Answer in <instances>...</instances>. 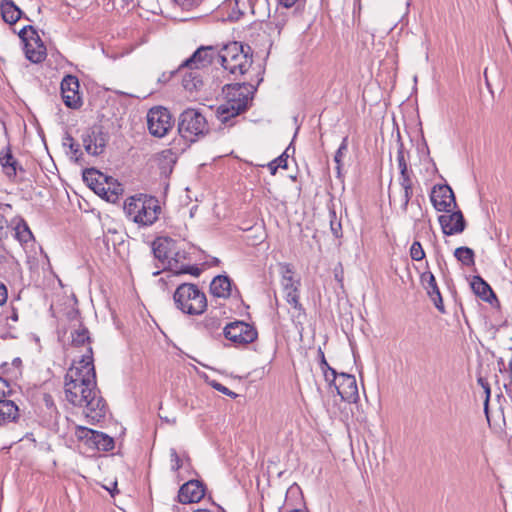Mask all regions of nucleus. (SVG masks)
Segmentation results:
<instances>
[{
    "label": "nucleus",
    "mask_w": 512,
    "mask_h": 512,
    "mask_svg": "<svg viewBox=\"0 0 512 512\" xmlns=\"http://www.w3.org/2000/svg\"><path fill=\"white\" fill-rule=\"evenodd\" d=\"M64 392L66 400L74 406L85 408L87 418L93 421H100L104 418L107 411V405L96 385L87 383H67L64 382Z\"/></svg>",
    "instance_id": "f257e3e1"
},
{
    "label": "nucleus",
    "mask_w": 512,
    "mask_h": 512,
    "mask_svg": "<svg viewBox=\"0 0 512 512\" xmlns=\"http://www.w3.org/2000/svg\"><path fill=\"white\" fill-rule=\"evenodd\" d=\"M225 94L226 102L220 105L216 111L218 119L223 124L245 112L252 101L251 86L245 83L228 85Z\"/></svg>",
    "instance_id": "f03ea898"
},
{
    "label": "nucleus",
    "mask_w": 512,
    "mask_h": 512,
    "mask_svg": "<svg viewBox=\"0 0 512 512\" xmlns=\"http://www.w3.org/2000/svg\"><path fill=\"white\" fill-rule=\"evenodd\" d=\"M219 58L222 67L236 77L244 75L253 63L251 47L237 41L225 44L219 51Z\"/></svg>",
    "instance_id": "7ed1b4c3"
},
{
    "label": "nucleus",
    "mask_w": 512,
    "mask_h": 512,
    "mask_svg": "<svg viewBox=\"0 0 512 512\" xmlns=\"http://www.w3.org/2000/svg\"><path fill=\"white\" fill-rule=\"evenodd\" d=\"M124 211L133 222L150 226L158 219L161 207L155 197L140 195L128 198L124 204Z\"/></svg>",
    "instance_id": "20e7f679"
},
{
    "label": "nucleus",
    "mask_w": 512,
    "mask_h": 512,
    "mask_svg": "<svg viewBox=\"0 0 512 512\" xmlns=\"http://www.w3.org/2000/svg\"><path fill=\"white\" fill-rule=\"evenodd\" d=\"M173 300L175 306L187 315H201L207 309L206 295L196 284H180L173 294Z\"/></svg>",
    "instance_id": "39448f33"
},
{
    "label": "nucleus",
    "mask_w": 512,
    "mask_h": 512,
    "mask_svg": "<svg viewBox=\"0 0 512 512\" xmlns=\"http://www.w3.org/2000/svg\"><path fill=\"white\" fill-rule=\"evenodd\" d=\"M178 132L186 141L195 142L209 132V125L201 112L189 108L179 116Z\"/></svg>",
    "instance_id": "423d86ee"
},
{
    "label": "nucleus",
    "mask_w": 512,
    "mask_h": 512,
    "mask_svg": "<svg viewBox=\"0 0 512 512\" xmlns=\"http://www.w3.org/2000/svg\"><path fill=\"white\" fill-rule=\"evenodd\" d=\"M64 382L96 385L92 347H87V351L81 356V359L71 365L65 374Z\"/></svg>",
    "instance_id": "0eeeda50"
},
{
    "label": "nucleus",
    "mask_w": 512,
    "mask_h": 512,
    "mask_svg": "<svg viewBox=\"0 0 512 512\" xmlns=\"http://www.w3.org/2000/svg\"><path fill=\"white\" fill-rule=\"evenodd\" d=\"M84 180L89 182L93 190L107 201L116 202L122 194L123 187L119 183H110L108 178L94 168L87 169L83 174Z\"/></svg>",
    "instance_id": "6e6552de"
},
{
    "label": "nucleus",
    "mask_w": 512,
    "mask_h": 512,
    "mask_svg": "<svg viewBox=\"0 0 512 512\" xmlns=\"http://www.w3.org/2000/svg\"><path fill=\"white\" fill-rule=\"evenodd\" d=\"M281 285L283 287L284 298L287 303L292 306L297 312V318L305 317V309L299 301V287L300 280H295L293 278V268L290 264L281 265Z\"/></svg>",
    "instance_id": "1a4fd4ad"
},
{
    "label": "nucleus",
    "mask_w": 512,
    "mask_h": 512,
    "mask_svg": "<svg viewBox=\"0 0 512 512\" xmlns=\"http://www.w3.org/2000/svg\"><path fill=\"white\" fill-rule=\"evenodd\" d=\"M19 37L24 42L26 58L32 63H41L47 56L46 47L38 36L33 26H25L19 32Z\"/></svg>",
    "instance_id": "9d476101"
},
{
    "label": "nucleus",
    "mask_w": 512,
    "mask_h": 512,
    "mask_svg": "<svg viewBox=\"0 0 512 512\" xmlns=\"http://www.w3.org/2000/svg\"><path fill=\"white\" fill-rule=\"evenodd\" d=\"M330 387H334L343 401L355 403L359 399L356 378L352 374L332 371V376L326 381Z\"/></svg>",
    "instance_id": "9b49d317"
},
{
    "label": "nucleus",
    "mask_w": 512,
    "mask_h": 512,
    "mask_svg": "<svg viewBox=\"0 0 512 512\" xmlns=\"http://www.w3.org/2000/svg\"><path fill=\"white\" fill-rule=\"evenodd\" d=\"M147 126L153 136L164 137L173 127L169 110L161 106L151 108L147 113Z\"/></svg>",
    "instance_id": "f8f14e48"
},
{
    "label": "nucleus",
    "mask_w": 512,
    "mask_h": 512,
    "mask_svg": "<svg viewBox=\"0 0 512 512\" xmlns=\"http://www.w3.org/2000/svg\"><path fill=\"white\" fill-rule=\"evenodd\" d=\"M226 339L236 345H247L257 339L258 333L256 328L243 321H235L228 323L223 330Z\"/></svg>",
    "instance_id": "ddd939ff"
},
{
    "label": "nucleus",
    "mask_w": 512,
    "mask_h": 512,
    "mask_svg": "<svg viewBox=\"0 0 512 512\" xmlns=\"http://www.w3.org/2000/svg\"><path fill=\"white\" fill-rule=\"evenodd\" d=\"M108 141V135L103 132L101 126H93L82 134V143L85 151L93 156L102 154Z\"/></svg>",
    "instance_id": "4468645a"
},
{
    "label": "nucleus",
    "mask_w": 512,
    "mask_h": 512,
    "mask_svg": "<svg viewBox=\"0 0 512 512\" xmlns=\"http://www.w3.org/2000/svg\"><path fill=\"white\" fill-rule=\"evenodd\" d=\"M77 437L85 444L98 451H110L114 448V440L107 434L86 427H78Z\"/></svg>",
    "instance_id": "2eb2a0df"
},
{
    "label": "nucleus",
    "mask_w": 512,
    "mask_h": 512,
    "mask_svg": "<svg viewBox=\"0 0 512 512\" xmlns=\"http://www.w3.org/2000/svg\"><path fill=\"white\" fill-rule=\"evenodd\" d=\"M433 207L440 212H451V207L457 206L455 195L447 184L435 185L430 194Z\"/></svg>",
    "instance_id": "dca6fc26"
},
{
    "label": "nucleus",
    "mask_w": 512,
    "mask_h": 512,
    "mask_svg": "<svg viewBox=\"0 0 512 512\" xmlns=\"http://www.w3.org/2000/svg\"><path fill=\"white\" fill-rule=\"evenodd\" d=\"M60 88L63 102L67 107L77 109L81 106L79 81L76 76L66 75L61 82Z\"/></svg>",
    "instance_id": "f3484780"
},
{
    "label": "nucleus",
    "mask_w": 512,
    "mask_h": 512,
    "mask_svg": "<svg viewBox=\"0 0 512 512\" xmlns=\"http://www.w3.org/2000/svg\"><path fill=\"white\" fill-rule=\"evenodd\" d=\"M216 49L213 46L199 47L188 59H186L179 67L180 70L184 68L200 69L208 67L214 59Z\"/></svg>",
    "instance_id": "a211bd4d"
},
{
    "label": "nucleus",
    "mask_w": 512,
    "mask_h": 512,
    "mask_svg": "<svg viewBox=\"0 0 512 512\" xmlns=\"http://www.w3.org/2000/svg\"><path fill=\"white\" fill-rule=\"evenodd\" d=\"M205 485L199 480L184 483L178 492V501L182 504L199 502L205 496Z\"/></svg>",
    "instance_id": "6ab92c4d"
},
{
    "label": "nucleus",
    "mask_w": 512,
    "mask_h": 512,
    "mask_svg": "<svg viewBox=\"0 0 512 512\" xmlns=\"http://www.w3.org/2000/svg\"><path fill=\"white\" fill-rule=\"evenodd\" d=\"M443 234L456 235L462 233L466 228V221L460 210L450 214L440 215L438 218Z\"/></svg>",
    "instance_id": "aec40b11"
},
{
    "label": "nucleus",
    "mask_w": 512,
    "mask_h": 512,
    "mask_svg": "<svg viewBox=\"0 0 512 512\" xmlns=\"http://www.w3.org/2000/svg\"><path fill=\"white\" fill-rule=\"evenodd\" d=\"M420 280L422 285L427 291V294L433 301L435 307L440 311L444 312V305H443V299L439 290V287L437 285L435 276L432 272L426 271L421 274Z\"/></svg>",
    "instance_id": "412c9836"
},
{
    "label": "nucleus",
    "mask_w": 512,
    "mask_h": 512,
    "mask_svg": "<svg viewBox=\"0 0 512 512\" xmlns=\"http://www.w3.org/2000/svg\"><path fill=\"white\" fill-rule=\"evenodd\" d=\"M175 241L171 238L162 237L157 238L152 245V250L155 258L161 261L163 264L168 263V260L174 250Z\"/></svg>",
    "instance_id": "4be33fe9"
},
{
    "label": "nucleus",
    "mask_w": 512,
    "mask_h": 512,
    "mask_svg": "<svg viewBox=\"0 0 512 512\" xmlns=\"http://www.w3.org/2000/svg\"><path fill=\"white\" fill-rule=\"evenodd\" d=\"M412 174L413 172L409 170L400 172L399 176V183L402 188V194L400 195L399 201L401 203V208L404 212L407 211L409 201L413 195Z\"/></svg>",
    "instance_id": "5701e85b"
},
{
    "label": "nucleus",
    "mask_w": 512,
    "mask_h": 512,
    "mask_svg": "<svg viewBox=\"0 0 512 512\" xmlns=\"http://www.w3.org/2000/svg\"><path fill=\"white\" fill-rule=\"evenodd\" d=\"M210 292L215 297L228 298L231 295V280L226 275H218L210 284Z\"/></svg>",
    "instance_id": "b1692460"
},
{
    "label": "nucleus",
    "mask_w": 512,
    "mask_h": 512,
    "mask_svg": "<svg viewBox=\"0 0 512 512\" xmlns=\"http://www.w3.org/2000/svg\"><path fill=\"white\" fill-rule=\"evenodd\" d=\"M0 14L6 23L12 25L22 17L23 12L12 0H2Z\"/></svg>",
    "instance_id": "393cba45"
},
{
    "label": "nucleus",
    "mask_w": 512,
    "mask_h": 512,
    "mask_svg": "<svg viewBox=\"0 0 512 512\" xmlns=\"http://www.w3.org/2000/svg\"><path fill=\"white\" fill-rule=\"evenodd\" d=\"M473 292L482 300L491 303L492 299L496 300V295L491 289L490 285L484 281L480 276H474L471 282Z\"/></svg>",
    "instance_id": "a878e982"
},
{
    "label": "nucleus",
    "mask_w": 512,
    "mask_h": 512,
    "mask_svg": "<svg viewBox=\"0 0 512 512\" xmlns=\"http://www.w3.org/2000/svg\"><path fill=\"white\" fill-rule=\"evenodd\" d=\"M18 406L14 401L0 398V424L13 422L19 416Z\"/></svg>",
    "instance_id": "bb28decb"
},
{
    "label": "nucleus",
    "mask_w": 512,
    "mask_h": 512,
    "mask_svg": "<svg viewBox=\"0 0 512 512\" xmlns=\"http://www.w3.org/2000/svg\"><path fill=\"white\" fill-rule=\"evenodd\" d=\"M0 164L9 178L16 176L18 163L14 159L9 146L0 153Z\"/></svg>",
    "instance_id": "cd10ccee"
},
{
    "label": "nucleus",
    "mask_w": 512,
    "mask_h": 512,
    "mask_svg": "<svg viewBox=\"0 0 512 512\" xmlns=\"http://www.w3.org/2000/svg\"><path fill=\"white\" fill-rule=\"evenodd\" d=\"M190 71L183 75L182 84L183 87L190 92L197 91L203 85L202 78L199 73V69L189 68Z\"/></svg>",
    "instance_id": "c85d7f7f"
},
{
    "label": "nucleus",
    "mask_w": 512,
    "mask_h": 512,
    "mask_svg": "<svg viewBox=\"0 0 512 512\" xmlns=\"http://www.w3.org/2000/svg\"><path fill=\"white\" fill-rule=\"evenodd\" d=\"M454 257L464 266L471 267L475 264L474 251L469 247H458L454 251Z\"/></svg>",
    "instance_id": "c756f323"
},
{
    "label": "nucleus",
    "mask_w": 512,
    "mask_h": 512,
    "mask_svg": "<svg viewBox=\"0 0 512 512\" xmlns=\"http://www.w3.org/2000/svg\"><path fill=\"white\" fill-rule=\"evenodd\" d=\"M186 258L187 253L184 250L176 249V246H174V250L167 263V268L177 275V271H179V268L181 267L180 264Z\"/></svg>",
    "instance_id": "7c9ffc66"
},
{
    "label": "nucleus",
    "mask_w": 512,
    "mask_h": 512,
    "mask_svg": "<svg viewBox=\"0 0 512 512\" xmlns=\"http://www.w3.org/2000/svg\"><path fill=\"white\" fill-rule=\"evenodd\" d=\"M71 336H72V344L74 346H84V345H88V347H91L90 344H91V338H90V334H89V331L86 327H80L78 329H76L75 331H73L71 333Z\"/></svg>",
    "instance_id": "2f4dec72"
},
{
    "label": "nucleus",
    "mask_w": 512,
    "mask_h": 512,
    "mask_svg": "<svg viewBox=\"0 0 512 512\" xmlns=\"http://www.w3.org/2000/svg\"><path fill=\"white\" fill-rule=\"evenodd\" d=\"M15 236L21 243H28L33 238L31 230L23 219L15 227Z\"/></svg>",
    "instance_id": "473e14b6"
},
{
    "label": "nucleus",
    "mask_w": 512,
    "mask_h": 512,
    "mask_svg": "<svg viewBox=\"0 0 512 512\" xmlns=\"http://www.w3.org/2000/svg\"><path fill=\"white\" fill-rule=\"evenodd\" d=\"M477 383L483 388L485 393V400H484V413L486 415L487 421L490 424V417H489V401L491 396V389L488 381L482 377H477Z\"/></svg>",
    "instance_id": "72a5a7b5"
},
{
    "label": "nucleus",
    "mask_w": 512,
    "mask_h": 512,
    "mask_svg": "<svg viewBox=\"0 0 512 512\" xmlns=\"http://www.w3.org/2000/svg\"><path fill=\"white\" fill-rule=\"evenodd\" d=\"M221 321L216 316L208 315L199 324V328L205 329L209 333H213L219 329Z\"/></svg>",
    "instance_id": "f704fd0d"
},
{
    "label": "nucleus",
    "mask_w": 512,
    "mask_h": 512,
    "mask_svg": "<svg viewBox=\"0 0 512 512\" xmlns=\"http://www.w3.org/2000/svg\"><path fill=\"white\" fill-rule=\"evenodd\" d=\"M289 149H290V147H288L279 157H277L276 159H274L273 161H271L268 164V168H269L271 175H275L278 168L287 169V159H288L287 151Z\"/></svg>",
    "instance_id": "c9c22d12"
},
{
    "label": "nucleus",
    "mask_w": 512,
    "mask_h": 512,
    "mask_svg": "<svg viewBox=\"0 0 512 512\" xmlns=\"http://www.w3.org/2000/svg\"><path fill=\"white\" fill-rule=\"evenodd\" d=\"M347 150H348V137H344L342 139V142H341L339 148L337 149V151L335 153V156H334V161L337 165L336 169H337L338 175H340V171H341L342 158L346 154Z\"/></svg>",
    "instance_id": "e433bc0d"
},
{
    "label": "nucleus",
    "mask_w": 512,
    "mask_h": 512,
    "mask_svg": "<svg viewBox=\"0 0 512 512\" xmlns=\"http://www.w3.org/2000/svg\"><path fill=\"white\" fill-rule=\"evenodd\" d=\"M318 356H319V360H320V362H319L320 368L323 372L325 381H327L332 376V371H336V370L328 364V362L325 358L324 352L322 351L321 348L318 349Z\"/></svg>",
    "instance_id": "4c0bfd02"
},
{
    "label": "nucleus",
    "mask_w": 512,
    "mask_h": 512,
    "mask_svg": "<svg viewBox=\"0 0 512 512\" xmlns=\"http://www.w3.org/2000/svg\"><path fill=\"white\" fill-rule=\"evenodd\" d=\"M410 256L414 261H421L425 257V251L419 241H414L410 248Z\"/></svg>",
    "instance_id": "58836bf2"
},
{
    "label": "nucleus",
    "mask_w": 512,
    "mask_h": 512,
    "mask_svg": "<svg viewBox=\"0 0 512 512\" xmlns=\"http://www.w3.org/2000/svg\"><path fill=\"white\" fill-rule=\"evenodd\" d=\"M330 217V229L336 238H340L342 236L341 222L337 219L334 211L330 212Z\"/></svg>",
    "instance_id": "ea45409f"
},
{
    "label": "nucleus",
    "mask_w": 512,
    "mask_h": 512,
    "mask_svg": "<svg viewBox=\"0 0 512 512\" xmlns=\"http://www.w3.org/2000/svg\"><path fill=\"white\" fill-rule=\"evenodd\" d=\"M63 145L64 146H69L71 152L76 157V160H78V156L82 155V152L80 151L79 145L77 143H75L74 138L71 135L66 134V136L64 138Z\"/></svg>",
    "instance_id": "a19ab883"
},
{
    "label": "nucleus",
    "mask_w": 512,
    "mask_h": 512,
    "mask_svg": "<svg viewBox=\"0 0 512 512\" xmlns=\"http://www.w3.org/2000/svg\"><path fill=\"white\" fill-rule=\"evenodd\" d=\"M397 162H398V167H399L400 172L409 171L408 165H407V162L405 159V155H404L403 144L399 145V148L397 151Z\"/></svg>",
    "instance_id": "79ce46f5"
},
{
    "label": "nucleus",
    "mask_w": 512,
    "mask_h": 512,
    "mask_svg": "<svg viewBox=\"0 0 512 512\" xmlns=\"http://www.w3.org/2000/svg\"><path fill=\"white\" fill-rule=\"evenodd\" d=\"M178 6L184 10H191L199 6L203 0H173Z\"/></svg>",
    "instance_id": "37998d69"
},
{
    "label": "nucleus",
    "mask_w": 512,
    "mask_h": 512,
    "mask_svg": "<svg viewBox=\"0 0 512 512\" xmlns=\"http://www.w3.org/2000/svg\"><path fill=\"white\" fill-rule=\"evenodd\" d=\"M211 386L215 390H217V391H219V392H221V393H223V394H225V395H227V396H229V397H231L233 399L238 397V394H236L235 392L231 391L226 386H224L223 384H221V383H219L217 381H212L211 382Z\"/></svg>",
    "instance_id": "c03bdc74"
},
{
    "label": "nucleus",
    "mask_w": 512,
    "mask_h": 512,
    "mask_svg": "<svg viewBox=\"0 0 512 512\" xmlns=\"http://www.w3.org/2000/svg\"><path fill=\"white\" fill-rule=\"evenodd\" d=\"M171 468L174 471H178L182 467V460L177 454L175 449H170Z\"/></svg>",
    "instance_id": "a18cd8bd"
},
{
    "label": "nucleus",
    "mask_w": 512,
    "mask_h": 512,
    "mask_svg": "<svg viewBox=\"0 0 512 512\" xmlns=\"http://www.w3.org/2000/svg\"><path fill=\"white\" fill-rule=\"evenodd\" d=\"M201 273V269L196 266H189V265H181L179 268V271H177L178 274H191L193 276H199Z\"/></svg>",
    "instance_id": "49530a36"
},
{
    "label": "nucleus",
    "mask_w": 512,
    "mask_h": 512,
    "mask_svg": "<svg viewBox=\"0 0 512 512\" xmlns=\"http://www.w3.org/2000/svg\"><path fill=\"white\" fill-rule=\"evenodd\" d=\"M10 393L11 389L8 381L0 377V398H5Z\"/></svg>",
    "instance_id": "de8ad7c7"
},
{
    "label": "nucleus",
    "mask_w": 512,
    "mask_h": 512,
    "mask_svg": "<svg viewBox=\"0 0 512 512\" xmlns=\"http://www.w3.org/2000/svg\"><path fill=\"white\" fill-rule=\"evenodd\" d=\"M8 225V221L3 213L0 212V241L6 237L5 228Z\"/></svg>",
    "instance_id": "09e8293b"
},
{
    "label": "nucleus",
    "mask_w": 512,
    "mask_h": 512,
    "mask_svg": "<svg viewBox=\"0 0 512 512\" xmlns=\"http://www.w3.org/2000/svg\"><path fill=\"white\" fill-rule=\"evenodd\" d=\"M8 298L7 287L0 281V306L4 305Z\"/></svg>",
    "instance_id": "8fccbe9b"
},
{
    "label": "nucleus",
    "mask_w": 512,
    "mask_h": 512,
    "mask_svg": "<svg viewBox=\"0 0 512 512\" xmlns=\"http://www.w3.org/2000/svg\"><path fill=\"white\" fill-rule=\"evenodd\" d=\"M301 0H278L279 4L285 8H290L297 3H299Z\"/></svg>",
    "instance_id": "3c124183"
},
{
    "label": "nucleus",
    "mask_w": 512,
    "mask_h": 512,
    "mask_svg": "<svg viewBox=\"0 0 512 512\" xmlns=\"http://www.w3.org/2000/svg\"><path fill=\"white\" fill-rule=\"evenodd\" d=\"M12 364L15 366V367H19L21 364H22V361L20 358H15L12 362Z\"/></svg>",
    "instance_id": "603ef678"
},
{
    "label": "nucleus",
    "mask_w": 512,
    "mask_h": 512,
    "mask_svg": "<svg viewBox=\"0 0 512 512\" xmlns=\"http://www.w3.org/2000/svg\"><path fill=\"white\" fill-rule=\"evenodd\" d=\"M288 512H308L306 508H296V509H292Z\"/></svg>",
    "instance_id": "864d4df0"
},
{
    "label": "nucleus",
    "mask_w": 512,
    "mask_h": 512,
    "mask_svg": "<svg viewBox=\"0 0 512 512\" xmlns=\"http://www.w3.org/2000/svg\"><path fill=\"white\" fill-rule=\"evenodd\" d=\"M194 512H211V511H209L208 509H198Z\"/></svg>",
    "instance_id": "5fc2aeb1"
},
{
    "label": "nucleus",
    "mask_w": 512,
    "mask_h": 512,
    "mask_svg": "<svg viewBox=\"0 0 512 512\" xmlns=\"http://www.w3.org/2000/svg\"><path fill=\"white\" fill-rule=\"evenodd\" d=\"M498 364H499V365L504 366V361H503V359H500V360L498 361Z\"/></svg>",
    "instance_id": "6e6d98bb"
},
{
    "label": "nucleus",
    "mask_w": 512,
    "mask_h": 512,
    "mask_svg": "<svg viewBox=\"0 0 512 512\" xmlns=\"http://www.w3.org/2000/svg\"><path fill=\"white\" fill-rule=\"evenodd\" d=\"M13 320H17L18 317H17V314H14L13 317H12Z\"/></svg>",
    "instance_id": "4d7b16f0"
},
{
    "label": "nucleus",
    "mask_w": 512,
    "mask_h": 512,
    "mask_svg": "<svg viewBox=\"0 0 512 512\" xmlns=\"http://www.w3.org/2000/svg\"><path fill=\"white\" fill-rule=\"evenodd\" d=\"M213 263H219V260H218L217 258H215V259L213 260Z\"/></svg>",
    "instance_id": "13d9d810"
}]
</instances>
